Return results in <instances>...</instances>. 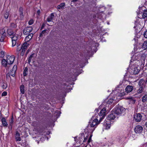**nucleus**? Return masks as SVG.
Wrapping results in <instances>:
<instances>
[{"label": "nucleus", "instance_id": "f257e3e1", "mask_svg": "<svg viewBox=\"0 0 147 147\" xmlns=\"http://www.w3.org/2000/svg\"><path fill=\"white\" fill-rule=\"evenodd\" d=\"M98 117H96L95 118L92 117L89 122V124L87 127V129L89 130V131L92 132L94 130L95 127L98 125L100 121V120L98 121Z\"/></svg>", "mask_w": 147, "mask_h": 147}, {"label": "nucleus", "instance_id": "f03ea898", "mask_svg": "<svg viewBox=\"0 0 147 147\" xmlns=\"http://www.w3.org/2000/svg\"><path fill=\"white\" fill-rule=\"evenodd\" d=\"M15 60V57L14 56H7L6 59H3L2 61V65L5 67H6V69H8L10 67V65L12 64Z\"/></svg>", "mask_w": 147, "mask_h": 147}, {"label": "nucleus", "instance_id": "7ed1b4c3", "mask_svg": "<svg viewBox=\"0 0 147 147\" xmlns=\"http://www.w3.org/2000/svg\"><path fill=\"white\" fill-rule=\"evenodd\" d=\"M29 45V44H27V42H25L20 47H18L17 49V51H21V55H23L24 53L25 50Z\"/></svg>", "mask_w": 147, "mask_h": 147}, {"label": "nucleus", "instance_id": "20e7f679", "mask_svg": "<svg viewBox=\"0 0 147 147\" xmlns=\"http://www.w3.org/2000/svg\"><path fill=\"white\" fill-rule=\"evenodd\" d=\"M125 108L121 107H117L114 111V112L117 115H120L125 112Z\"/></svg>", "mask_w": 147, "mask_h": 147}, {"label": "nucleus", "instance_id": "39448f33", "mask_svg": "<svg viewBox=\"0 0 147 147\" xmlns=\"http://www.w3.org/2000/svg\"><path fill=\"white\" fill-rule=\"evenodd\" d=\"M11 39L12 42V46L14 47L16 45L18 40V35L16 34H14L11 36L10 37Z\"/></svg>", "mask_w": 147, "mask_h": 147}, {"label": "nucleus", "instance_id": "423d86ee", "mask_svg": "<svg viewBox=\"0 0 147 147\" xmlns=\"http://www.w3.org/2000/svg\"><path fill=\"white\" fill-rule=\"evenodd\" d=\"M106 109L105 108H103L101 110L99 115V117L100 118V121H101L104 118L106 115Z\"/></svg>", "mask_w": 147, "mask_h": 147}, {"label": "nucleus", "instance_id": "0eeeda50", "mask_svg": "<svg viewBox=\"0 0 147 147\" xmlns=\"http://www.w3.org/2000/svg\"><path fill=\"white\" fill-rule=\"evenodd\" d=\"M5 30L4 29H2L0 30V41L3 42L4 41L6 36Z\"/></svg>", "mask_w": 147, "mask_h": 147}, {"label": "nucleus", "instance_id": "6e6552de", "mask_svg": "<svg viewBox=\"0 0 147 147\" xmlns=\"http://www.w3.org/2000/svg\"><path fill=\"white\" fill-rule=\"evenodd\" d=\"M33 28L31 26L27 27L23 30V33L25 35L28 34L32 30Z\"/></svg>", "mask_w": 147, "mask_h": 147}, {"label": "nucleus", "instance_id": "1a4fd4ad", "mask_svg": "<svg viewBox=\"0 0 147 147\" xmlns=\"http://www.w3.org/2000/svg\"><path fill=\"white\" fill-rule=\"evenodd\" d=\"M134 131L136 133L140 134L143 131V128L141 125H138L135 127Z\"/></svg>", "mask_w": 147, "mask_h": 147}, {"label": "nucleus", "instance_id": "9d476101", "mask_svg": "<svg viewBox=\"0 0 147 147\" xmlns=\"http://www.w3.org/2000/svg\"><path fill=\"white\" fill-rule=\"evenodd\" d=\"M103 129L107 130L109 129L111 127V124L109 122L105 121H104Z\"/></svg>", "mask_w": 147, "mask_h": 147}, {"label": "nucleus", "instance_id": "9b49d317", "mask_svg": "<svg viewBox=\"0 0 147 147\" xmlns=\"http://www.w3.org/2000/svg\"><path fill=\"white\" fill-rule=\"evenodd\" d=\"M17 69V66L16 65L13 66L12 69L10 70L9 74L11 76L14 77L15 75V73Z\"/></svg>", "mask_w": 147, "mask_h": 147}, {"label": "nucleus", "instance_id": "f8f14e48", "mask_svg": "<svg viewBox=\"0 0 147 147\" xmlns=\"http://www.w3.org/2000/svg\"><path fill=\"white\" fill-rule=\"evenodd\" d=\"M142 118L141 115L140 113L136 114L134 115V118L137 122H139L140 121Z\"/></svg>", "mask_w": 147, "mask_h": 147}, {"label": "nucleus", "instance_id": "ddd939ff", "mask_svg": "<svg viewBox=\"0 0 147 147\" xmlns=\"http://www.w3.org/2000/svg\"><path fill=\"white\" fill-rule=\"evenodd\" d=\"M140 70L138 67H135L131 69V73L133 74H138L140 72Z\"/></svg>", "mask_w": 147, "mask_h": 147}, {"label": "nucleus", "instance_id": "4468645a", "mask_svg": "<svg viewBox=\"0 0 147 147\" xmlns=\"http://www.w3.org/2000/svg\"><path fill=\"white\" fill-rule=\"evenodd\" d=\"M0 86L3 89H5L7 87V84L6 82L2 81L0 83Z\"/></svg>", "mask_w": 147, "mask_h": 147}, {"label": "nucleus", "instance_id": "2eb2a0df", "mask_svg": "<svg viewBox=\"0 0 147 147\" xmlns=\"http://www.w3.org/2000/svg\"><path fill=\"white\" fill-rule=\"evenodd\" d=\"M115 118V116L113 113L110 114L107 117V119L109 121H112Z\"/></svg>", "mask_w": 147, "mask_h": 147}, {"label": "nucleus", "instance_id": "dca6fc26", "mask_svg": "<svg viewBox=\"0 0 147 147\" xmlns=\"http://www.w3.org/2000/svg\"><path fill=\"white\" fill-rule=\"evenodd\" d=\"M133 90V87L132 86L128 85L125 88V91L127 92H130Z\"/></svg>", "mask_w": 147, "mask_h": 147}, {"label": "nucleus", "instance_id": "f3484780", "mask_svg": "<svg viewBox=\"0 0 147 147\" xmlns=\"http://www.w3.org/2000/svg\"><path fill=\"white\" fill-rule=\"evenodd\" d=\"M33 36L32 34H30L27 36L25 39V40L26 42H28L32 38Z\"/></svg>", "mask_w": 147, "mask_h": 147}, {"label": "nucleus", "instance_id": "a211bd4d", "mask_svg": "<svg viewBox=\"0 0 147 147\" xmlns=\"http://www.w3.org/2000/svg\"><path fill=\"white\" fill-rule=\"evenodd\" d=\"M20 136V135L18 131H16L15 136V139L17 141H21V139Z\"/></svg>", "mask_w": 147, "mask_h": 147}, {"label": "nucleus", "instance_id": "6ab92c4d", "mask_svg": "<svg viewBox=\"0 0 147 147\" xmlns=\"http://www.w3.org/2000/svg\"><path fill=\"white\" fill-rule=\"evenodd\" d=\"M143 88L142 86H139L138 89L136 91L137 94H139L141 93L143 91Z\"/></svg>", "mask_w": 147, "mask_h": 147}, {"label": "nucleus", "instance_id": "aec40b11", "mask_svg": "<svg viewBox=\"0 0 147 147\" xmlns=\"http://www.w3.org/2000/svg\"><path fill=\"white\" fill-rule=\"evenodd\" d=\"M54 17V15L53 13H52L51 14L50 16H49L47 19V20L48 22H50L51 21Z\"/></svg>", "mask_w": 147, "mask_h": 147}, {"label": "nucleus", "instance_id": "412c9836", "mask_svg": "<svg viewBox=\"0 0 147 147\" xmlns=\"http://www.w3.org/2000/svg\"><path fill=\"white\" fill-rule=\"evenodd\" d=\"M65 5V3H61L57 6V9H63L64 8Z\"/></svg>", "mask_w": 147, "mask_h": 147}, {"label": "nucleus", "instance_id": "4be33fe9", "mask_svg": "<svg viewBox=\"0 0 147 147\" xmlns=\"http://www.w3.org/2000/svg\"><path fill=\"white\" fill-rule=\"evenodd\" d=\"M1 122H2L3 125L4 126H7V123L6 121V119L5 118L3 117L2 118L1 120Z\"/></svg>", "mask_w": 147, "mask_h": 147}, {"label": "nucleus", "instance_id": "5701e85b", "mask_svg": "<svg viewBox=\"0 0 147 147\" xmlns=\"http://www.w3.org/2000/svg\"><path fill=\"white\" fill-rule=\"evenodd\" d=\"M19 13L21 18L22 19L23 17V8L22 7H20L19 9Z\"/></svg>", "mask_w": 147, "mask_h": 147}, {"label": "nucleus", "instance_id": "b1692460", "mask_svg": "<svg viewBox=\"0 0 147 147\" xmlns=\"http://www.w3.org/2000/svg\"><path fill=\"white\" fill-rule=\"evenodd\" d=\"M147 17V10H144L143 12L142 15V18H144Z\"/></svg>", "mask_w": 147, "mask_h": 147}, {"label": "nucleus", "instance_id": "393cba45", "mask_svg": "<svg viewBox=\"0 0 147 147\" xmlns=\"http://www.w3.org/2000/svg\"><path fill=\"white\" fill-rule=\"evenodd\" d=\"M7 33L9 35V37L14 34L13 31L10 29H8L7 30Z\"/></svg>", "mask_w": 147, "mask_h": 147}, {"label": "nucleus", "instance_id": "a878e982", "mask_svg": "<svg viewBox=\"0 0 147 147\" xmlns=\"http://www.w3.org/2000/svg\"><path fill=\"white\" fill-rule=\"evenodd\" d=\"M142 48L144 50L146 49H147V41H144L142 46Z\"/></svg>", "mask_w": 147, "mask_h": 147}, {"label": "nucleus", "instance_id": "bb28decb", "mask_svg": "<svg viewBox=\"0 0 147 147\" xmlns=\"http://www.w3.org/2000/svg\"><path fill=\"white\" fill-rule=\"evenodd\" d=\"M147 100V94L144 95L142 98V101L143 102H146Z\"/></svg>", "mask_w": 147, "mask_h": 147}, {"label": "nucleus", "instance_id": "cd10ccee", "mask_svg": "<svg viewBox=\"0 0 147 147\" xmlns=\"http://www.w3.org/2000/svg\"><path fill=\"white\" fill-rule=\"evenodd\" d=\"M20 91L21 93L22 94H24V86L23 85L21 86L20 87Z\"/></svg>", "mask_w": 147, "mask_h": 147}, {"label": "nucleus", "instance_id": "c85d7f7f", "mask_svg": "<svg viewBox=\"0 0 147 147\" xmlns=\"http://www.w3.org/2000/svg\"><path fill=\"white\" fill-rule=\"evenodd\" d=\"M105 101L107 103V104L109 105L111 104L113 102V100L112 98H110L108 100H106Z\"/></svg>", "mask_w": 147, "mask_h": 147}, {"label": "nucleus", "instance_id": "c756f323", "mask_svg": "<svg viewBox=\"0 0 147 147\" xmlns=\"http://www.w3.org/2000/svg\"><path fill=\"white\" fill-rule=\"evenodd\" d=\"M128 99H130V102L133 104H134L135 103L136 100L133 99L132 98H127Z\"/></svg>", "mask_w": 147, "mask_h": 147}, {"label": "nucleus", "instance_id": "7c9ffc66", "mask_svg": "<svg viewBox=\"0 0 147 147\" xmlns=\"http://www.w3.org/2000/svg\"><path fill=\"white\" fill-rule=\"evenodd\" d=\"M9 12L7 11L5 12L4 15V17L5 19H7L9 17Z\"/></svg>", "mask_w": 147, "mask_h": 147}, {"label": "nucleus", "instance_id": "2f4dec72", "mask_svg": "<svg viewBox=\"0 0 147 147\" xmlns=\"http://www.w3.org/2000/svg\"><path fill=\"white\" fill-rule=\"evenodd\" d=\"M28 72L27 67H25L23 75L24 76H26L27 75V72Z\"/></svg>", "mask_w": 147, "mask_h": 147}, {"label": "nucleus", "instance_id": "473e14b6", "mask_svg": "<svg viewBox=\"0 0 147 147\" xmlns=\"http://www.w3.org/2000/svg\"><path fill=\"white\" fill-rule=\"evenodd\" d=\"M144 83V80H143L141 79L140 80L138 83V85L140 86H142V85Z\"/></svg>", "mask_w": 147, "mask_h": 147}, {"label": "nucleus", "instance_id": "72a5a7b5", "mask_svg": "<svg viewBox=\"0 0 147 147\" xmlns=\"http://www.w3.org/2000/svg\"><path fill=\"white\" fill-rule=\"evenodd\" d=\"M117 95H115L113 98H112V99H113V101L115 100L116 101V102H117L119 100V99L118 100V99L117 98Z\"/></svg>", "mask_w": 147, "mask_h": 147}, {"label": "nucleus", "instance_id": "f704fd0d", "mask_svg": "<svg viewBox=\"0 0 147 147\" xmlns=\"http://www.w3.org/2000/svg\"><path fill=\"white\" fill-rule=\"evenodd\" d=\"M34 54H32L28 58V62L30 63L31 61V60L32 59V58L33 57V56Z\"/></svg>", "mask_w": 147, "mask_h": 147}, {"label": "nucleus", "instance_id": "c9c22d12", "mask_svg": "<svg viewBox=\"0 0 147 147\" xmlns=\"http://www.w3.org/2000/svg\"><path fill=\"white\" fill-rule=\"evenodd\" d=\"M4 56V53L3 51H1L0 53V57L3 58Z\"/></svg>", "mask_w": 147, "mask_h": 147}, {"label": "nucleus", "instance_id": "e433bc0d", "mask_svg": "<svg viewBox=\"0 0 147 147\" xmlns=\"http://www.w3.org/2000/svg\"><path fill=\"white\" fill-rule=\"evenodd\" d=\"M16 25L14 23H12L10 24V27L12 28H15L16 27Z\"/></svg>", "mask_w": 147, "mask_h": 147}, {"label": "nucleus", "instance_id": "4c0bfd02", "mask_svg": "<svg viewBox=\"0 0 147 147\" xmlns=\"http://www.w3.org/2000/svg\"><path fill=\"white\" fill-rule=\"evenodd\" d=\"M13 116H12V117L11 118V120L10 121V125L11 126H12V125H13Z\"/></svg>", "mask_w": 147, "mask_h": 147}, {"label": "nucleus", "instance_id": "58836bf2", "mask_svg": "<svg viewBox=\"0 0 147 147\" xmlns=\"http://www.w3.org/2000/svg\"><path fill=\"white\" fill-rule=\"evenodd\" d=\"M123 91V92H121L120 94H118V95H119L121 96H124L125 95V93Z\"/></svg>", "mask_w": 147, "mask_h": 147}, {"label": "nucleus", "instance_id": "ea45409f", "mask_svg": "<svg viewBox=\"0 0 147 147\" xmlns=\"http://www.w3.org/2000/svg\"><path fill=\"white\" fill-rule=\"evenodd\" d=\"M34 22V21L32 19H31L28 22L29 25H32Z\"/></svg>", "mask_w": 147, "mask_h": 147}, {"label": "nucleus", "instance_id": "a19ab883", "mask_svg": "<svg viewBox=\"0 0 147 147\" xmlns=\"http://www.w3.org/2000/svg\"><path fill=\"white\" fill-rule=\"evenodd\" d=\"M7 92L6 91L3 92L1 94L2 96H5L7 95Z\"/></svg>", "mask_w": 147, "mask_h": 147}, {"label": "nucleus", "instance_id": "79ce46f5", "mask_svg": "<svg viewBox=\"0 0 147 147\" xmlns=\"http://www.w3.org/2000/svg\"><path fill=\"white\" fill-rule=\"evenodd\" d=\"M92 135H90L89 138V139L88 141V144H89V143L91 141V138Z\"/></svg>", "mask_w": 147, "mask_h": 147}, {"label": "nucleus", "instance_id": "37998d69", "mask_svg": "<svg viewBox=\"0 0 147 147\" xmlns=\"http://www.w3.org/2000/svg\"><path fill=\"white\" fill-rule=\"evenodd\" d=\"M144 36L146 38H147V30L145 32L144 34Z\"/></svg>", "mask_w": 147, "mask_h": 147}, {"label": "nucleus", "instance_id": "c03bdc74", "mask_svg": "<svg viewBox=\"0 0 147 147\" xmlns=\"http://www.w3.org/2000/svg\"><path fill=\"white\" fill-rule=\"evenodd\" d=\"M46 30H45L42 32L40 34V36H42V34L45 32Z\"/></svg>", "mask_w": 147, "mask_h": 147}, {"label": "nucleus", "instance_id": "a18cd8bd", "mask_svg": "<svg viewBox=\"0 0 147 147\" xmlns=\"http://www.w3.org/2000/svg\"><path fill=\"white\" fill-rule=\"evenodd\" d=\"M88 138V136H87L84 138L83 142H85Z\"/></svg>", "mask_w": 147, "mask_h": 147}, {"label": "nucleus", "instance_id": "49530a36", "mask_svg": "<svg viewBox=\"0 0 147 147\" xmlns=\"http://www.w3.org/2000/svg\"><path fill=\"white\" fill-rule=\"evenodd\" d=\"M45 26V24H43L42 25V26H41V29L42 30V29Z\"/></svg>", "mask_w": 147, "mask_h": 147}, {"label": "nucleus", "instance_id": "de8ad7c7", "mask_svg": "<svg viewBox=\"0 0 147 147\" xmlns=\"http://www.w3.org/2000/svg\"><path fill=\"white\" fill-rule=\"evenodd\" d=\"M40 13V10H38V11H37V14H38V15H39Z\"/></svg>", "mask_w": 147, "mask_h": 147}, {"label": "nucleus", "instance_id": "09e8293b", "mask_svg": "<svg viewBox=\"0 0 147 147\" xmlns=\"http://www.w3.org/2000/svg\"><path fill=\"white\" fill-rule=\"evenodd\" d=\"M95 111H96V112H98L99 111L98 109H96L95 110Z\"/></svg>", "mask_w": 147, "mask_h": 147}, {"label": "nucleus", "instance_id": "8fccbe9b", "mask_svg": "<svg viewBox=\"0 0 147 147\" xmlns=\"http://www.w3.org/2000/svg\"><path fill=\"white\" fill-rule=\"evenodd\" d=\"M77 138V137H75L74 138V140L75 141H76V139Z\"/></svg>", "mask_w": 147, "mask_h": 147}, {"label": "nucleus", "instance_id": "3c124183", "mask_svg": "<svg viewBox=\"0 0 147 147\" xmlns=\"http://www.w3.org/2000/svg\"><path fill=\"white\" fill-rule=\"evenodd\" d=\"M145 125L146 127H147V121L145 123Z\"/></svg>", "mask_w": 147, "mask_h": 147}, {"label": "nucleus", "instance_id": "603ef678", "mask_svg": "<svg viewBox=\"0 0 147 147\" xmlns=\"http://www.w3.org/2000/svg\"><path fill=\"white\" fill-rule=\"evenodd\" d=\"M78 0H73V1L74 2H76Z\"/></svg>", "mask_w": 147, "mask_h": 147}, {"label": "nucleus", "instance_id": "864d4df0", "mask_svg": "<svg viewBox=\"0 0 147 147\" xmlns=\"http://www.w3.org/2000/svg\"><path fill=\"white\" fill-rule=\"evenodd\" d=\"M87 146V145L85 147H86Z\"/></svg>", "mask_w": 147, "mask_h": 147}, {"label": "nucleus", "instance_id": "5fc2aeb1", "mask_svg": "<svg viewBox=\"0 0 147 147\" xmlns=\"http://www.w3.org/2000/svg\"><path fill=\"white\" fill-rule=\"evenodd\" d=\"M107 24H109V23H107Z\"/></svg>", "mask_w": 147, "mask_h": 147}]
</instances>
